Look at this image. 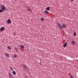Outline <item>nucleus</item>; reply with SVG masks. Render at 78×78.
Here are the masks:
<instances>
[{
	"label": "nucleus",
	"mask_w": 78,
	"mask_h": 78,
	"mask_svg": "<svg viewBox=\"0 0 78 78\" xmlns=\"http://www.w3.org/2000/svg\"><path fill=\"white\" fill-rule=\"evenodd\" d=\"M7 23L8 24H10V23H11V21L10 19H8L7 21Z\"/></svg>",
	"instance_id": "f257e3e1"
},
{
	"label": "nucleus",
	"mask_w": 78,
	"mask_h": 78,
	"mask_svg": "<svg viewBox=\"0 0 78 78\" xmlns=\"http://www.w3.org/2000/svg\"><path fill=\"white\" fill-rule=\"evenodd\" d=\"M1 8L2 10H3L4 11H5V6H3V5H2L1 6Z\"/></svg>",
	"instance_id": "f03ea898"
},
{
	"label": "nucleus",
	"mask_w": 78,
	"mask_h": 78,
	"mask_svg": "<svg viewBox=\"0 0 78 78\" xmlns=\"http://www.w3.org/2000/svg\"><path fill=\"white\" fill-rule=\"evenodd\" d=\"M5 28L4 27H2L0 29V31H3L4 30H5Z\"/></svg>",
	"instance_id": "7ed1b4c3"
},
{
	"label": "nucleus",
	"mask_w": 78,
	"mask_h": 78,
	"mask_svg": "<svg viewBox=\"0 0 78 78\" xmlns=\"http://www.w3.org/2000/svg\"><path fill=\"white\" fill-rule=\"evenodd\" d=\"M67 43H65L63 45V47H67Z\"/></svg>",
	"instance_id": "20e7f679"
},
{
	"label": "nucleus",
	"mask_w": 78,
	"mask_h": 78,
	"mask_svg": "<svg viewBox=\"0 0 78 78\" xmlns=\"http://www.w3.org/2000/svg\"><path fill=\"white\" fill-rule=\"evenodd\" d=\"M62 27L63 28H66V26L64 24H63Z\"/></svg>",
	"instance_id": "39448f33"
},
{
	"label": "nucleus",
	"mask_w": 78,
	"mask_h": 78,
	"mask_svg": "<svg viewBox=\"0 0 78 78\" xmlns=\"http://www.w3.org/2000/svg\"><path fill=\"white\" fill-rule=\"evenodd\" d=\"M7 48L8 49H9V50L10 51H11V47L9 46H7Z\"/></svg>",
	"instance_id": "423d86ee"
},
{
	"label": "nucleus",
	"mask_w": 78,
	"mask_h": 78,
	"mask_svg": "<svg viewBox=\"0 0 78 78\" xmlns=\"http://www.w3.org/2000/svg\"><path fill=\"white\" fill-rule=\"evenodd\" d=\"M12 73L14 75H16V71H12Z\"/></svg>",
	"instance_id": "0eeeda50"
},
{
	"label": "nucleus",
	"mask_w": 78,
	"mask_h": 78,
	"mask_svg": "<svg viewBox=\"0 0 78 78\" xmlns=\"http://www.w3.org/2000/svg\"><path fill=\"white\" fill-rule=\"evenodd\" d=\"M50 8L49 7H48L46 8V10H47V11H49L50 10Z\"/></svg>",
	"instance_id": "6e6552de"
},
{
	"label": "nucleus",
	"mask_w": 78,
	"mask_h": 78,
	"mask_svg": "<svg viewBox=\"0 0 78 78\" xmlns=\"http://www.w3.org/2000/svg\"><path fill=\"white\" fill-rule=\"evenodd\" d=\"M6 55L8 58H9V55H8L7 53H6Z\"/></svg>",
	"instance_id": "1a4fd4ad"
},
{
	"label": "nucleus",
	"mask_w": 78,
	"mask_h": 78,
	"mask_svg": "<svg viewBox=\"0 0 78 78\" xmlns=\"http://www.w3.org/2000/svg\"><path fill=\"white\" fill-rule=\"evenodd\" d=\"M17 54H15L14 55V57L15 58H17Z\"/></svg>",
	"instance_id": "9d476101"
},
{
	"label": "nucleus",
	"mask_w": 78,
	"mask_h": 78,
	"mask_svg": "<svg viewBox=\"0 0 78 78\" xmlns=\"http://www.w3.org/2000/svg\"><path fill=\"white\" fill-rule=\"evenodd\" d=\"M57 25H58V27H59L62 26L61 25V24H60V23H57Z\"/></svg>",
	"instance_id": "9b49d317"
},
{
	"label": "nucleus",
	"mask_w": 78,
	"mask_h": 78,
	"mask_svg": "<svg viewBox=\"0 0 78 78\" xmlns=\"http://www.w3.org/2000/svg\"><path fill=\"white\" fill-rule=\"evenodd\" d=\"M57 25H58V27H59L62 26L61 25V24H60V23H57Z\"/></svg>",
	"instance_id": "f8f14e48"
},
{
	"label": "nucleus",
	"mask_w": 78,
	"mask_h": 78,
	"mask_svg": "<svg viewBox=\"0 0 78 78\" xmlns=\"http://www.w3.org/2000/svg\"><path fill=\"white\" fill-rule=\"evenodd\" d=\"M44 12L45 14H48V12H48L46 10L44 11Z\"/></svg>",
	"instance_id": "ddd939ff"
},
{
	"label": "nucleus",
	"mask_w": 78,
	"mask_h": 78,
	"mask_svg": "<svg viewBox=\"0 0 78 78\" xmlns=\"http://www.w3.org/2000/svg\"><path fill=\"white\" fill-rule=\"evenodd\" d=\"M20 47L21 48H24V46H23V45H21L20 46Z\"/></svg>",
	"instance_id": "4468645a"
},
{
	"label": "nucleus",
	"mask_w": 78,
	"mask_h": 78,
	"mask_svg": "<svg viewBox=\"0 0 78 78\" xmlns=\"http://www.w3.org/2000/svg\"><path fill=\"white\" fill-rule=\"evenodd\" d=\"M73 33H74V35L73 36H76V34L75 33V31H73Z\"/></svg>",
	"instance_id": "2eb2a0df"
},
{
	"label": "nucleus",
	"mask_w": 78,
	"mask_h": 78,
	"mask_svg": "<svg viewBox=\"0 0 78 78\" xmlns=\"http://www.w3.org/2000/svg\"><path fill=\"white\" fill-rule=\"evenodd\" d=\"M59 28H60V29H61V30L63 29V28L62 27V26H61L59 27Z\"/></svg>",
	"instance_id": "dca6fc26"
},
{
	"label": "nucleus",
	"mask_w": 78,
	"mask_h": 78,
	"mask_svg": "<svg viewBox=\"0 0 78 78\" xmlns=\"http://www.w3.org/2000/svg\"><path fill=\"white\" fill-rule=\"evenodd\" d=\"M41 21H42V22H44V19L43 18H41Z\"/></svg>",
	"instance_id": "f3484780"
},
{
	"label": "nucleus",
	"mask_w": 78,
	"mask_h": 78,
	"mask_svg": "<svg viewBox=\"0 0 78 78\" xmlns=\"http://www.w3.org/2000/svg\"><path fill=\"white\" fill-rule=\"evenodd\" d=\"M23 67L24 69H27V68L25 66V65H24V66H23Z\"/></svg>",
	"instance_id": "a211bd4d"
},
{
	"label": "nucleus",
	"mask_w": 78,
	"mask_h": 78,
	"mask_svg": "<svg viewBox=\"0 0 78 78\" xmlns=\"http://www.w3.org/2000/svg\"><path fill=\"white\" fill-rule=\"evenodd\" d=\"M3 10L2 9H0V13L3 12Z\"/></svg>",
	"instance_id": "6ab92c4d"
},
{
	"label": "nucleus",
	"mask_w": 78,
	"mask_h": 78,
	"mask_svg": "<svg viewBox=\"0 0 78 78\" xmlns=\"http://www.w3.org/2000/svg\"><path fill=\"white\" fill-rule=\"evenodd\" d=\"M71 43H72L73 44H75V43L73 41H72Z\"/></svg>",
	"instance_id": "aec40b11"
},
{
	"label": "nucleus",
	"mask_w": 78,
	"mask_h": 78,
	"mask_svg": "<svg viewBox=\"0 0 78 78\" xmlns=\"http://www.w3.org/2000/svg\"><path fill=\"white\" fill-rule=\"evenodd\" d=\"M10 69H11V70H12H12H13V69L12 68V67H11V66H10Z\"/></svg>",
	"instance_id": "412c9836"
},
{
	"label": "nucleus",
	"mask_w": 78,
	"mask_h": 78,
	"mask_svg": "<svg viewBox=\"0 0 78 78\" xmlns=\"http://www.w3.org/2000/svg\"><path fill=\"white\" fill-rule=\"evenodd\" d=\"M70 78H73V76H70Z\"/></svg>",
	"instance_id": "4be33fe9"
},
{
	"label": "nucleus",
	"mask_w": 78,
	"mask_h": 78,
	"mask_svg": "<svg viewBox=\"0 0 78 78\" xmlns=\"http://www.w3.org/2000/svg\"><path fill=\"white\" fill-rule=\"evenodd\" d=\"M15 49L16 51H17V48H15Z\"/></svg>",
	"instance_id": "5701e85b"
},
{
	"label": "nucleus",
	"mask_w": 78,
	"mask_h": 78,
	"mask_svg": "<svg viewBox=\"0 0 78 78\" xmlns=\"http://www.w3.org/2000/svg\"><path fill=\"white\" fill-rule=\"evenodd\" d=\"M9 76H11V73H9Z\"/></svg>",
	"instance_id": "b1692460"
},
{
	"label": "nucleus",
	"mask_w": 78,
	"mask_h": 78,
	"mask_svg": "<svg viewBox=\"0 0 78 78\" xmlns=\"http://www.w3.org/2000/svg\"><path fill=\"white\" fill-rule=\"evenodd\" d=\"M28 10L29 11H31V9H28Z\"/></svg>",
	"instance_id": "393cba45"
},
{
	"label": "nucleus",
	"mask_w": 78,
	"mask_h": 78,
	"mask_svg": "<svg viewBox=\"0 0 78 78\" xmlns=\"http://www.w3.org/2000/svg\"><path fill=\"white\" fill-rule=\"evenodd\" d=\"M40 64L42 66V62H40Z\"/></svg>",
	"instance_id": "a878e982"
},
{
	"label": "nucleus",
	"mask_w": 78,
	"mask_h": 78,
	"mask_svg": "<svg viewBox=\"0 0 78 78\" xmlns=\"http://www.w3.org/2000/svg\"><path fill=\"white\" fill-rule=\"evenodd\" d=\"M72 2H73V0H71Z\"/></svg>",
	"instance_id": "bb28decb"
},
{
	"label": "nucleus",
	"mask_w": 78,
	"mask_h": 78,
	"mask_svg": "<svg viewBox=\"0 0 78 78\" xmlns=\"http://www.w3.org/2000/svg\"><path fill=\"white\" fill-rule=\"evenodd\" d=\"M9 78H10V77H9Z\"/></svg>",
	"instance_id": "cd10ccee"
}]
</instances>
